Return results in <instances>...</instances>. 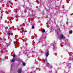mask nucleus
Listing matches in <instances>:
<instances>
[{"label": "nucleus", "instance_id": "9", "mask_svg": "<svg viewBox=\"0 0 73 73\" xmlns=\"http://www.w3.org/2000/svg\"><path fill=\"white\" fill-rule=\"evenodd\" d=\"M13 57L14 58H15L16 57L15 56V54H14L13 55Z\"/></svg>", "mask_w": 73, "mask_h": 73}, {"label": "nucleus", "instance_id": "10", "mask_svg": "<svg viewBox=\"0 0 73 73\" xmlns=\"http://www.w3.org/2000/svg\"><path fill=\"white\" fill-rule=\"evenodd\" d=\"M35 28V26H32V29H34Z\"/></svg>", "mask_w": 73, "mask_h": 73}, {"label": "nucleus", "instance_id": "11", "mask_svg": "<svg viewBox=\"0 0 73 73\" xmlns=\"http://www.w3.org/2000/svg\"><path fill=\"white\" fill-rule=\"evenodd\" d=\"M23 65H24V66H25V63H23Z\"/></svg>", "mask_w": 73, "mask_h": 73}, {"label": "nucleus", "instance_id": "4", "mask_svg": "<svg viewBox=\"0 0 73 73\" xmlns=\"http://www.w3.org/2000/svg\"><path fill=\"white\" fill-rule=\"evenodd\" d=\"M49 55V52H47L46 54V57H48Z\"/></svg>", "mask_w": 73, "mask_h": 73}, {"label": "nucleus", "instance_id": "6", "mask_svg": "<svg viewBox=\"0 0 73 73\" xmlns=\"http://www.w3.org/2000/svg\"><path fill=\"white\" fill-rule=\"evenodd\" d=\"M46 64H47V66H48V67H49V66H50L49 63L47 62V63H46Z\"/></svg>", "mask_w": 73, "mask_h": 73}, {"label": "nucleus", "instance_id": "3", "mask_svg": "<svg viewBox=\"0 0 73 73\" xmlns=\"http://www.w3.org/2000/svg\"><path fill=\"white\" fill-rule=\"evenodd\" d=\"M21 71H22L21 68H20L19 70L18 71V73H21Z\"/></svg>", "mask_w": 73, "mask_h": 73}, {"label": "nucleus", "instance_id": "1", "mask_svg": "<svg viewBox=\"0 0 73 73\" xmlns=\"http://www.w3.org/2000/svg\"><path fill=\"white\" fill-rule=\"evenodd\" d=\"M15 45H17L18 47H19V42H15Z\"/></svg>", "mask_w": 73, "mask_h": 73}, {"label": "nucleus", "instance_id": "5", "mask_svg": "<svg viewBox=\"0 0 73 73\" xmlns=\"http://www.w3.org/2000/svg\"><path fill=\"white\" fill-rule=\"evenodd\" d=\"M42 32L43 33H44L45 32V29H42Z\"/></svg>", "mask_w": 73, "mask_h": 73}, {"label": "nucleus", "instance_id": "12", "mask_svg": "<svg viewBox=\"0 0 73 73\" xmlns=\"http://www.w3.org/2000/svg\"><path fill=\"white\" fill-rule=\"evenodd\" d=\"M8 35H11V33H8Z\"/></svg>", "mask_w": 73, "mask_h": 73}, {"label": "nucleus", "instance_id": "8", "mask_svg": "<svg viewBox=\"0 0 73 73\" xmlns=\"http://www.w3.org/2000/svg\"><path fill=\"white\" fill-rule=\"evenodd\" d=\"M15 59H13L12 60L11 62H13V61H15Z\"/></svg>", "mask_w": 73, "mask_h": 73}, {"label": "nucleus", "instance_id": "7", "mask_svg": "<svg viewBox=\"0 0 73 73\" xmlns=\"http://www.w3.org/2000/svg\"><path fill=\"white\" fill-rule=\"evenodd\" d=\"M69 32L70 33L72 34V33H73V31H70Z\"/></svg>", "mask_w": 73, "mask_h": 73}, {"label": "nucleus", "instance_id": "13", "mask_svg": "<svg viewBox=\"0 0 73 73\" xmlns=\"http://www.w3.org/2000/svg\"><path fill=\"white\" fill-rule=\"evenodd\" d=\"M66 24H68V22H66Z\"/></svg>", "mask_w": 73, "mask_h": 73}, {"label": "nucleus", "instance_id": "2", "mask_svg": "<svg viewBox=\"0 0 73 73\" xmlns=\"http://www.w3.org/2000/svg\"><path fill=\"white\" fill-rule=\"evenodd\" d=\"M64 36L62 34H61L60 35V38L62 39H64Z\"/></svg>", "mask_w": 73, "mask_h": 73}]
</instances>
